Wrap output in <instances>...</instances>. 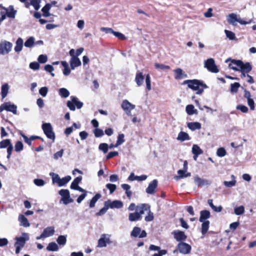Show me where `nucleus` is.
Here are the masks:
<instances>
[{
	"instance_id": "obj_1",
	"label": "nucleus",
	"mask_w": 256,
	"mask_h": 256,
	"mask_svg": "<svg viewBox=\"0 0 256 256\" xmlns=\"http://www.w3.org/2000/svg\"><path fill=\"white\" fill-rule=\"evenodd\" d=\"M188 84V87L192 90L196 91L198 94H201L204 90L206 88V86L202 82L197 80H186L183 82V84Z\"/></svg>"
},
{
	"instance_id": "obj_2",
	"label": "nucleus",
	"mask_w": 256,
	"mask_h": 256,
	"mask_svg": "<svg viewBox=\"0 0 256 256\" xmlns=\"http://www.w3.org/2000/svg\"><path fill=\"white\" fill-rule=\"evenodd\" d=\"M227 20L230 24L233 26H236L237 22H239L241 24L246 25L247 24H250L252 22V19L247 22L243 20L240 18H238V16L234 13H232L228 15Z\"/></svg>"
},
{
	"instance_id": "obj_3",
	"label": "nucleus",
	"mask_w": 256,
	"mask_h": 256,
	"mask_svg": "<svg viewBox=\"0 0 256 256\" xmlns=\"http://www.w3.org/2000/svg\"><path fill=\"white\" fill-rule=\"evenodd\" d=\"M12 42L6 40H2L0 42V54L4 56L9 54L12 50Z\"/></svg>"
},
{
	"instance_id": "obj_4",
	"label": "nucleus",
	"mask_w": 256,
	"mask_h": 256,
	"mask_svg": "<svg viewBox=\"0 0 256 256\" xmlns=\"http://www.w3.org/2000/svg\"><path fill=\"white\" fill-rule=\"evenodd\" d=\"M58 194L62 196L60 200V203L62 202L64 204L66 205L74 202V200L70 197V192L68 190L62 189L59 191Z\"/></svg>"
},
{
	"instance_id": "obj_5",
	"label": "nucleus",
	"mask_w": 256,
	"mask_h": 256,
	"mask_svg": "<svg viewBox=\"0 0 256 256\" xmlns=\"http://www.w3.org/2000/svg\"><path fill=\"white\" fill-rule=\"evenodd\" d=\"M42 129L46 137L53 141L55 140V134L50 123H44L42 125Z\"/></svg>"
},
{
	"instance_id": "obj_6",
	"label": "nucleus",
	"mask_w": 256,
	"mask_h": 256,
	"mask_svg": "<svg viewBox=\"0 0 256 256\" xmlns=\"http://www.w3.org/2000/svg\"><path fill=\"white\" fill-rule=\"evenodd\" d=\"M72 100H68L67 102V106L70 109V110L74 111L76 110V106L80 109L82 108L83 103L80 101H78V98L75 96L70 97Z\"/></svg>"
},
{
	"instance_id": "obj_7",
	"label": "nucleus",
	"mask_w": 256,
	"mask_h": 256,
	"mask_svg": "<svg viewBox=\"0 0 256 256\" xmlns=\"http://www.w3.org/2000/svg\"><path fill=\"white\" fill-rule=\"evenodd\" d=\"M234 64L240 68V72H244L248 73L252 70V66L250 62L244 63L242 60L234 61Z\"/></svg>"
},
{
	"instance_id": "obj_8",
	"label": "nucleus",
	"mask_w": 256,
	"mask_h": 256,
	"mask_svg": "<svg viewBox=\"0 0 256 256\" xmlns=\"http://www.w3.org/2000/svg\"><path fill=\"white\" fill-rule=\"evenodd\" d=\"M6 110L12 112L14 114H17V106L10 102H4L0 106V112Z\"/></svg>"
},
{
	"instance_id": "obj_9",
	"label": "nucleus",
	"mask_w": 256,
	"mask_h": 256,
	"mask_svg": "<svg viewBox=\"0 0 256 256\" xmlns=\"http://www.w3.org/2000/svg\"><path fill=\"white\" fill-rule=\"evenodd\" d=\"M204 67L206 68L210 72L214 73H217L219 72L215 64L214 60L210 58L204 62Z\"/></svg>"
},
{
	"instance_id": "obj_10",
	"label": "nucleus",
	"mask_w": 256,
	"mask_h": 256,
	"mask_svg": "<svg viewBox=\"0 0 256 256\" xmlns=\"http://www.w3.org/2000/svg\"><path fill=\"white\" fill-rule=\"evenodd\" d=\"M122 108L128 116H132L131 110L135 108V106L128 100H124L121 104Z\"/></svg>"
},
{
	"instance_id": "obj_11",
	"label": "nucleus",
	"mask_w": 256,
	"mask_h": 256,
	"mask_svg": "<svg viewBox=\"0 0 256 256\" xmlns=\"http://www.w3.org/2000/svg\"><path fill=\"white\" fill-rule=\"evenodd\" d=\"M110 235L108 234H102L98 240V247L104 248L106 246L107 244H110Z\"/></svg>"
},
{
	"instance_id": "obj_12",
	"label": "nucleus",
	"mask_w": 256,
	"mask_h": 256,
	"mask_svg": "<svg viewBox=\"0 0 256 256\" xmlns=\"http://www.w3.org/2000/svg\"><path fill=\"white\" fill-rule=\"evenodd\" d=\"M178 248L179 252L184 254L190 253L192 249L190 244L184 242H180L178 245Z\"/></svg>"
},
{
	"instance_id": "obj_13",
	"label": "nucleus",
	"mask_w": 256,
	"mask_h": 256,
	"mask_svg": "<svg viewBox=\"0 0 256 256\" xmlns=\"http://www.w3.org/2000/svg\"><path fill=\"white\" fill-rule=\"evenodd\" d=\"M194 182L195 184L198 187H202L204 186H208L211 182L210 180L202 178L198 176H196L194 177Z\"/></svg>"
},
{
	"instance_id": "obj_14",
	"label": "nucleus",
	"mask_w": 256,
	"mask_h": 256,
	"mask_svg": "<svg viewBox=\"0 0 256 256\" xmlns=\"http://www.w3.org/2000/svg\"><path fill=\"white\" fill-rule=\"evenodd\" d=\"M23 236L16 237V242L14 246H18L23 248L26 244V242L29 240L28 235L27 234H23Z\"/></svg>"
},
{
	"instance_id": "obj_15",
	"label": "nucleus",
	"mask_w": 256,
	"mask_h": 256,
	"mask_svg": "<svg viewBox=\"0 0 256 256\" xmlns=\"http://www.w3.org/2000/svg\"><path fill=\"white\" fill-rule=\"evenodd\" d=\"M106 204L110 208H120L123 206L122 202L119 200H114V201L108 200L105 202V205L106 206Z\"/></svg>"
},
{
	"instance_id": "obj_16",
	"label": "nucleus",
	"mask_w": 256,
	"mask_h": 256,
	"mask_svg": "<svg viewBox=\"0 0 256 256\" xmlns=\"http://www.w3.org/2000/svg\"><path fill=\"white\" fill-rule=\"evenodd\" d=\"M172 234L174 235V238L177 241H184L187 238L186 236L182 231L178 230H174L172 232Z\"/></svg>"
},
{
	"instance_id": "obj_17",
	"label": "nucleus",
	"mask_w": 256,
	"mask_h": 256,
	"mask_svg": "<svg viewBox=\"0 0 256 256\" xmlns=\"http://www.w3.org/2000/svg\"><path fill=\"white\" fill-rule=\"evenodd\" d=\"M158 186V180H153L146 188V192L148 194H153L156 192V189Z\"/></svg>"
},
{
	"instance_id": "obj_18",
	"label": "nucleus",
	"mask_w": 256,
	"mask_h": 256,
	"mask_svg": "<svg viewBox=\"0 0 256 256\" xmlns=\"http://www.w3.org/2000/svg\"><path fill=\"white\" fill-rule=\"evenodd\" d=\"M6 11V16L11 18H14L17 12V10L14 9L13 6H10L8 8H3Z\"/></svg>"
},
{
	"instance_id": "obj_19",
	"label": "nucleus",
	"mask_w": 256,
	"mask_h": 256,
	"mask_svg": "<svg viewBox=\"0 0 256 256\" xmlns=\"http://www.w3.org/2000/svg\"><path fill=\"white\" fill-rule=\"evenodd\" d=\"M150 208L149 205L146 204H141L136 208V212L139 214L140 216L144 213L146 210H148Z\"/></svg>"
},
{
	"instance_id": "obj_20",
	"label": "nucleus",
	"mask_w": 256,
	"mask_h": 256,
	"mask_svg": "<svg viewBox=\"0 0 256 256\" xmlns=\"http://www.w3.org/2000/svg\"><path fill=\"white\" fill-rule=\"evenodd\" d=\"M54 232L55 230L54 226H50L45 228L42 233L44 238H46L52 236L54 234Z\"/></svg>"
},
{
	"instance_id": "obj_21",
	"label": "nucleus",
	"mask_w": 256,
	"mask_h": 256,
	"mask_svg": "<svg viewBox=\"0 0 256 256\" xmlns=\"http://www.w3.org/2000/svg\"><path fill=\"white\" fill-rule=\"evenodd\" d=\"M175 74V78L176 80H181L186 78L187 75L180 68H178L174 70Z\"/></svg>"
},
{
	"instance_id": "obj_22",
	"label": "nucleus",
	"mask_w": 256,
	"mask_h": 256,
	"mask_svg": "<svg viewBox=\"0 0 256 256\" xmlns=\"http://www.w3.org/2000/svg\"><path fill=\"white\" fill-rule=\"evenodd\" d=\"M81 64L80 60L77 56L71 58L70 64L72 70H74L75 68L80 66Z\"/></svg>"
},
{
	"instance_id": "obj_23",
	"label": "nucleus",
	"mask_w": 256,
	"mask_h": 256,
	"mask_svg": "<svg viewBox=\"0 0 256 256\" xmlns=\"http://www.w3.org/2000/svg\"><path fill=\"white\" fill-rule=\"evenodd\" d=\"M24 41L21 38L17 39L16 42V46L14 47V50L16 52H20L22 50Z\"/></svg>"
},
{
	"instance_id": "obj_24",
	"label": "nucleus",
	"mask_w": 256,
	"mask_h": 256,
	"mask_svg": "<svg viewBox=\"0 0 256 256\" xmlns=\"http://www.w3.org/2000/svg\"><path fill=\"white\" fill-rule=\"evenodd\" d=\"M210 212L207 210H203L200 212V222L206 221L210 218Z\"/></svg>"
},
{
	"instance_id": "obj_25",
	"label": "nucleus",
	"mask_w": 256,
	"mask_h": 256,
	"mask_svg": "<svg viewBox=\"0 0 256 256\" xmlns=\"http://www.w3.org/2000/svg\"><path fill=\"white\" fill-rule=\"evenodd\" d=\"M144 76L142 72H138L135 78V82L138 86H142L144 82Z\"/></svg>"
},
{
	"instance_id": "obj_26",
	"label": "nucleus",
	"mask_w": 256,
	"mask_h": 256,
	"mask_svg": "<svg viewBox=\"0 0 256 256\" xmlns=\"http://www.w3.org/2000/svg\"><path fill=\"white\" fill-rule=\"evenodd\" d=\"M9 88V85L8 83H5L2 86L1 96L2 99L6 96L8 92Z\"/></svg>"
},
{
	"instance_id": "obj_27",
	"label": "nucleus",
	"mask_w": 256,
	"mask_h": 256,
	"mask_svg": "<svg viewBox=\"0 0 256 256\" xmlns=\"http://www.w3.org/2000/svg\"><path fill=\"white\" fill-rule=\"evenodd\" d=\"M188 127L192 130L201 128V124L198 122H191L188 124Z\"/></svg>"
},
{
	"instance_id": "obj_28",
	"label": "nucleus",
	"mask_w": 256,
	"mask_h": 256,
	"mask_svg": "<svg viewBox=\"0 0 256 256\" xmlns=\"http://www.w3.org/2000/svg\"><path fill=\"white\" fill-rule=\"evenodd\" d=\"M18 220L20 222V224L24 227H28L30 226L28 219L22 214L19 216Z\"/></svg>"
},
{
	"instance_id": "obj_29",
	"label": "nucleus",
	"mask_w": 256,
	"mask_h": 256,
	"mask_svg": "<svg viewBox=\"0 0 256 256\" xmlns=\"http://www.w3.org/2000/svg\"><path fill=\"white\" fill-rule=\"evenodd\" d=\"M202 222V233L203 235H204L208 232L210 222L209 220L200 222Z\"/></svg>"
},
{
	"instance_id": "obj_30",
	"label": "nucleus",
	"mask_w": 256,
	"mask_h": 256,
	"mask_svg": "<svg viewBox=\"0 0 256 256\" xmlns=\"http://www.w3.org/2000/svg\"><path fill=\"white\" fill-rule=\"evenodd\" d=\"M177 140L180 141H184L186 140H189L190 137L188 134L184 132H180L178 136Z\"/></svg>"
},
{
	"instance_id": "obj_31",
	"label": "nucleus",
	"mask_w": 256,
	"mask_h": 256,
	"mask_svg": "<svg viewBox=\"0 0 256 256\" xmlns=\"http://www.w3.org/2000/svg\"><path fill=\"white\" fill-rule=\"evenodd\" d=\"M186 112L188 115L197 114V110L194 109V107L192 104L188 105L186 108Z\"/></svg>"
},
{
	"instance_id": "obj_32",
	"label": "nucleus",
	"mask_w": 256,
	"mask_h": 256,
	"mask_svg": "<svg viewBox=\"0 0 256 256\" xmlns=\"http://www.w3.org/2000/svg\"><path fill=\"white\" fill-rule=\"evenodd\" d=\"M71 178V176H68L62 178H60L58 186H65L67 183H68L70 180Z\"/></svg>"
},
{
	"instance_id": "obj_33",
	"label": "nucleus",
	"mask_w": 256,
	"mask_h": 256,
	"mask_svg": "<svg viewBox=\"0 0 256 256\" xmlns=\"http://www.w3.org/2000/svg\"><path fill=\"white\" fill-rule=\"evenodd\" d=\"M102 196L100 194H96L91 200L90 202V207L92 208L95 206L96 202L101 198Z\"/></svg>"
},
{
	"instance_id": "obj_34",
	"label": "nucleus",
	"mask_w": 256,
	"mask_h": 256,
	"mask_svg": "<svg viewBox=\"0 0 256 256\" xmlns=\"http://www.w3.org/2000/svg\"><path fill=\"white\" fill-rule=\"evenodd\" d=\"M82 180V178L81 176L76 178L71 184L70 188L76 190L78 186H79L78 184L81 182Z\"/></svg>"
},
{
	"instance_id": "obj_35",
	"label": "nucleus",
	"mask_w": 256,
	"mask_h": 256,
	"mask_svg": "<svg viewBox=\"0 0 256 256\" xmlns=\"http://www.w3.org/2000/svg\"><path fill=\"white\" fill-rule=\"evenodd\" d=\"M34 38L33 36H30L25 42L24 45L26 48H32L34 44Z\"/></svg>"
},
{
	"instance_id": "obj_36",
	"label": "nucleus",
	"mask_w": 256,
	"mask_h": 256,
	"mask_svg": "<svg viewBox=\"0 0 256 256\" xmlns=\"http://www.w3.org/2000/svg\"><path fill=\"white\" fill-rule=\"evenodd\" d=\"M46 250L48 251H58V244L54 242H50L48 246L46 247Z\"/></svg>"
},
{
	"instance_id": "obj_37",
	"label": "nucleus",
	"mask_w": 256,
	"mask_h": 256,
	"mask_svg": "<svg viewBox=\"0 0 256 256\" xmlns=\"http://www.w3.org/2000/svg\"><path fill=\"white\" fill-rule=\"evenodd\" d=\"M60 96L64 98H68L70 95L69 91L66 88H61L58 90Z\"/></svg>"
},
{
	"instance_id": "obj_38",
	"label": "nucleus",
	"mask_w": 256,
	"mask_h": 256,
	"mask_svg": "<svg viewBox=\"0 0 256 256\" xmlns=\"http://www.w3.org/2000/svg\"><path fill=\"white\" fill-rule=\"evenodd\" d=\"M41 0H30V4L33 6L36 10H38L40 6Z\"/></svg>"
},
{
	"instance_id": "obj_39",
	"label": "nucleus",
	"mask_w": 256,
	"mask_h": 256,
	"mask_svg": "<svg viewBox=\"0 0 256 256\" xmlns=\"http://www.w3.org/2000/svg\"><path fill=\"white\" fill-rule=\"evenodd\" d=\"M154 66H155L156 68L158 70H168L170 68V67L168 66L165 65V64H159L158 62L154 64Z\"/></svg>"
},
{
	"instance_id": "obj_40",
	"label": "nucleus",
	"mask_w": 256,
	"mask_h": 256,
	"mask_svg": "<svg viewBox=\"0 0 256 256\" xmlns=\"http://www.w3.org/2000/svg\"><path fill=\"white\" fill-rule=\"evenodd\" d=\"M129 220L131 222L138 220L140 218L139 214L136 212L130 213L128 216Z\"/></svg>"
},
{
	"instance_id": "obj_41",
	"label": "nucleus",
	"mask_w": 256,
	"mask_h": 256,
	"mask_svg": "<svg viewBox=\"0 0 256 256\" xmlns=\"http://www.w3.org/2000/svg\"><path fill=\"white\" fill-rule=\"evenodd\" d=\"M50 176H52V182L58 185L60 178L58 174L54 172H50Z\"/></svg>"
},
{
	"instance_id": "obj_42",
	"label": "nucleus",
	"mask_w": 256,
	"mask_h": 256,
	"mask_svg": "<svg viewBox=\"0 0 256 256\" xmlns=\"http://www.w3.org/2000/svg\"><path fill=\"white\" fill-rule=\"evenodd\" d=\"M192 152L193 154H200L203 151L197 144H194L192 148Z\"/></svg>"
},
{
	"instance_id": "obj_43",
	"label": "nucleus",
	"mask_w": 256,
	"mask_h": 256,
	"mask_svg": "<svg viewBox=\"0 0 256 256\" xmlns=\"http://www.w3.org/2000/svg\"><path fill=\"white\" fill-rule=\"evenodd\" d=\"M11 144L12 143L10 140L6 139L3 140L0 142V148H8Z\"/></svg>"
},
{
	"instance_id": "obj_44",
	"label": "nucleus",
	"mask_w": 256,
	"mask_h": 256,
	"mask_svg": "<svg viewBox=\"0 0 256 256\" xmlns=\"http://www.w3.org/2000/svg\"><path fill=\"white\" fill-rule=\"evenodd\" d=\"M56 241L60 245H64L66 242V236H60Z\"/></svg>"
},
{
	"instance_id": "obj_45",
	"label": "nucleus",
	"mask_w": 256,
	"mask_h": 256,
	"mask_svg": "<svg viewBox=\"0 0 256 256\" xmlns=\"http://www.w3.org/2000/svg\"><path fill=\"white\" fill-rule=\"evenodd\" d=\"M186 172V171L184 170H180L178 171V176H176L174 177V178L176 180H178L180 179H182L184 178V174Z\"/></svg>"
},
{
	"instance_id": "obj_46",
	"label": "nucleus",
	"mask_w": 256,
	"mask_h": 256,
	"mask_svg": "<svg viewBox=\"0 0 256 256\" xmlns=\"http://www.w3.org/2000/svg\"><path fill=\"white\" fill-rule=\"evenodd\" d=\"M234 211L236 215H242L244 212V207L243 206L236 207L234 208Z\"/></svg>"
},
{
	"instance_id": "obj_47",
	"label": "nucleus",
	"mask_w": 256,
	"mask_h": 256,
	"mask_svg": "<svg viewBox=\"0 0 256 256\" xmlns=\"http://www.w3.org/2000/svg\"><path fill=\"white\" fill-rule=\"evenodd\" d=\"M124 134H120L118 136V140L116 141V143L115 144V146H118L120 145H121L124 142Z\"/></svg>"
},
{
	"instance_id": "obj_48",
	"label": "nucleus",
	"mask_w": 256,
	"mask_h": 256,
	"mask_svg": "<svg viewBox=\"0 0 256 256\" xmlns=\"http://www.w3.org/2000/svg\"><path fill=\"white\" fill-rule=\"evenodd\" d=\"M24 145L22 142L18 141L16 142L14 146V150L16 152H20L23 150Z\"/></svg>"
},
{
	"instance_id": "obj_49",
	"label": "nucleus",
	"mask_w": 256,
	"mask_h": 256,
	"mask_svg": "<svg viewBox=\"0 0 256 256\" xmlns=\"http://www.w3.org/2000/svg\"><path fill=\"white\" fill-rule=\"evenodd\" d=\"M141 232V229L140 228L138 227H134L133 228V230H132L131 232V236H134V237H139V236L140 234V233Z\"/></svg>"
},
{
	"instance_id": "obj_50",
	"label": "nucleus",
	"mask_w": 256,
	"mask_h": 256,
	"mask_svg": "<svg viewBox=\"0 0 256 256\" xmlns=\"http://www.w3.org/2000/svg\"><path fill=\"white\" fill-rule=\"evenodd\" d=\"M98 149L102 151L104 153L106 154L108 152V146L107 144L102 143L99 145Z\"/></svg>"
},
{
	"instance_id": "obj_51",
	"label": "nucleus",
	"mask_w": 256,
	"mask_h": 256,
	"mask_svg": "<svg viewBox=\"0 0 256 256\" xmlns=\"http://www.w3.org/2000/svg\"><path fill=\"white\" fill-rule=\"evenodd\" d=\"M146 89L150 91L152 90L151 88V80L149 74H148L146 77Z\"/></svg>"
},
{
	"instance_id": "obj_52",
	"label": "nucleus",
	"mask_w": 256,
	"mask_h": 256,
	"mask_svg": "<svg viewBox=\"0 0 256 256\" xmlns=\"http://www.w3.org/2000/svg\"><path fill=\"white\" fill-rule=\"evenodd\" d=\"M224 32L226 37L230 40H234L236 38L235 34L232 32L226 30Z\"/></svg>"
},
{
	"instance_id": "obj_53",
	"label": "nucleus",
	"mask_w": 256,
	"mask_h": 256,
	"mask_svg": "<svg viewBox=\"0 0 256 256\" xmlns=\"http://www.w3.org/2000/svg\"><path fill=\"white\" fill-rule=\"evenodd\" d=\"M240 86V84L238 82L232 84L230 85V92H236Z\"/></svg>"
},
{
	"instance_id": "obj_54",
	"label": "nucleus",
	"mask_w": 256,
	"mask_h": 256,
	"mask_svg": "<svg viewBox=\"0 0 256 256\" xmlns=\"http://www.w3.org/2000/svg\"><path fill=\"white\" fill-rule=\"evenodd\" d=\"M226 152L223 148H218L216 152L217 155L220 157H223L226 155Z\"/></svg>"
},
{
	"instance_id": "obj_55",
	"label": "nucleus",
	"mask_w": 256,
	"mask_h": 256,
	"mask_svg": "<svg viewBox=\"0 0 256 256\" xmlns=\"http://www.w3.org/2000/svg\"><path fill=\"white\" fill-rule=\"evenodd\" d=\"M38 60L40 63L44 64L48 60V57L46 54H40L38 56Z\"/></svg>"
},
{
	"instance_id": "obj_56",
	"label": "nucleus",
	"mask_w": 256,
	"mask_h": 256,
	"mask_svg": "<svg viewBox=\"0 0 256 256\" xmlns=\"http://www.w3.org/2000/svg\"><path fill=\"white\" fill-rule=\"evenodd\" d=\"M48 87L44 86V87L41 88L40 89L39 93L42 96L45 97L48 94Z\"/></svg>"
},
{
	"instance_id": "obj_57",
	"label": "nucleus",
	"mask_w": 256,
	"mask_h": 256,
	"mask_svg": "<svg viewBox=\"0 0 256 256\" xmlns=\"http://www.w3.org/2000/svg\"><path fill=\"white\" fill-rule=\"evenodd\" d=\"M34 183L38 186H42L45 184L44 181L42 179L36 178L34 180Z\"/></svg>"
},
{
	"instance_id": "obj_58",
	"label": "nucleus",
	"mask_w": 256,
	"mask_h": 256,
	"mask_svg": "<svg viewBox=\"0 0 256 256\" xmlns=\"http://www.w3.org/2000/svg\"><path fill=\"white\" fill-rule=\"evenodd\" d=\"M20 134L23 138L24 140L28 146L32 145V140H31V136L30 138H28L27 136H26L25 134H24L22 132H20Z\"/></svg>"
},
{
	"instance_id": "obj_59",
	"label": "nucleus",
	"mask_w": 256,
	"mask_h": 256,
	"mask_svg": "<svg viewBox=\"0 0 256 256\" xmlns=\"http://www.w3.org/2000/svg\"><path fill=\"white\" fill-rule=\"evenodd\" d=\"M94 134L96 137H100L104 134V132L102 130L96 128L94 130Z\"/></svg>"
},
{
	"instance_id": "obj_60",
	"label": "nucleus",
	"mask_w": 256,
	"mask_h": 256,
	"mask_svg": "<svg viewBox=\"0 0 256 256\" xmlns=\"http://www.w3.org/2000/svg\"><path fill=\"white\" fill-rule=\"evenodd\" d=\"M236 108L237 110H240L242 112L244 113H246L248 110V107L242 104L238 105L236 106Z\"/></svg>"
},
{
	"instance_id": "obj_61",
	"label": "nucleus",
	"mask_w": 256,
	"mask_h": 256,
	"mask_svg": "<svg viewBox=\"0 0 256 256\" xmlns=\"http://www.w3.org/2000/svg\"><path fill=\"white\" fill-rule=\"evenodd\" d=\"M108 208H109L108 204H106V206L104 204V207L102 208L101 210H100L96 214V215L98 216L103 215L107 212Z\"/></svg>"
},
{
	"instance_id": "obj_62",
	"label": "nucleus",
	"mask_w": 256,
	"mask_h": 256,
	"mask_svg": "<svg viewBox=\"0 0 256 256\" xmlns=\"http://www.w3.org/2000/svg\"><path fill=\"white\" fill-rule=\"evenodd\" d=\"M64 150L63 149L60 150V151L56 152L54 155V160H58V158H62L63 156Z\"/></svg>"
},
{
	"instance_id": "obj_63",
	"label": "nucleus",
	"mask_w": 256,
	"mask_h": 256,
	"mask_svg": "<svg viewBox=\"0 0 256 256\" xmlns=\"http://www.w3.org/2000/svg\"><path fill=\"white\" fill-rule=\"evenodd\" d=\"M106 188L110 190V194H112L115 191L116 186L114 184H108L106 185Z\"/></svg>"
},
{
	"instance_id": "obj_64",
	"label": "nucleus",
	"mask_w": 256,
	"mask_h": 256,
	"mask_svg": "<svg viewBox=\"0 0 256 256\" xmlns=\"http://www.w3.org/2000/svg\"><path fill=\"white\" fill-rule=\"evenodd\" d=\"M30 68L33 70H38L40 68V64L38 62H32L30 64Z\"/></svg>"
}]
</instances>
